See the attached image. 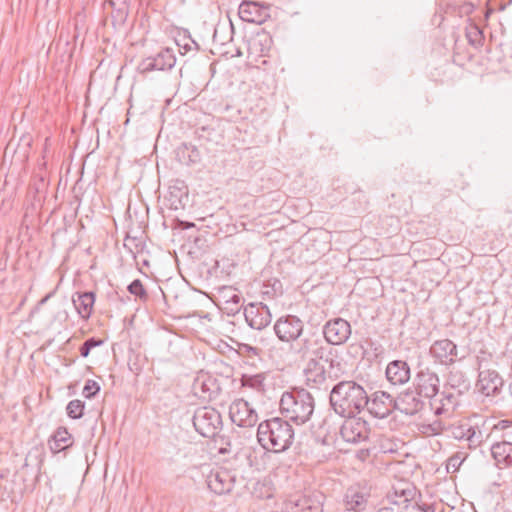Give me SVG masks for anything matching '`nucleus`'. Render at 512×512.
I'll return each instance as SVG.
<instances>
[{"label": "nucleus", "instance_id": "nucleus-1", "mask_svg": "<svg viewBox=\"0 0 512 512\" xmlns=\"http://www.w3.org/2000/svg\"><path fill=\"white\" fill-rule=\"evenodd\" d=\"M330 404L341 417L356 416L368 403V394L355 381H341L330 392Z\"/></svg>", "mask_w": 512, "mask_h": 512}, {"label": "nucleus", "instance_id": "nucleus-2", "mask_svg": "<svg viewBox=\"0 0 512 512\" xmlns=\"http://www.w3.org/2000/svg\"><path fill=\"white\" fill-rule=\"evenodd\" d=\"M257 440L264 450L281 453L292 445L294 430L287 420L273 417L258 425Z\"/></svg>", "mask_w": 512, "mask_h": 512}, {"label": "nucleus", "instance_id": "nucleus-3", "mask_svg": "<svg viewBox=\"0 0 512 512\" xmlns=\"http://www.w3.org/2000/svg\"><path fill=\"white\" fill-rule=\"evenodd\" d=\"M280 412L288 422L296 425L307 423L315 410L314 396L304 388H295L282 394Z\"/></svg>", "mask_w": 512, "mask_h": 512}, {"label": "nucleus", "instance_id": "nucleus-4", "mask_svg": "<svg viewBox=\"0 0 512 512\" xmlns=\"http://www.w3.org/2000/svg\"><path fill=\"white\" fill-rule=\"evenodd\" d=\"M293 353L301 360L322 359L334 368L339 363L333 358L332 348L317 333H308L291 346Z\"/></svg>", "mask_w": 512, "mask_h": 512}, {"label": "nucleus", "instance_id": "nucleus-5", "mask_svg": "<svg viewBox=\"0 0 512 512\" xmlns=\"http://www.w3.org/2000/svg\"><path fill=\"white\" fill-rule=\"evenodd\" d=\"M193 425L203 437L213 438L222 428V417L215 408L200 407L194 413Z\"/></svg>", "mask_w": 512, "mask_h": 512}, {"label": "nucleus", "instance_id": "nucleus-6", "mask_svg": "<svg viewBox=\"0 0 512 512\" xmlns=\"http://www.w3.org/2000/svg\"><path fill=\"white\" fill-rule=\"evenodd\" d=\"M273 330L281 342L295 344L304 332V322L296 315H284L275 321Z\"/></svg>", "mask_w": 512, "mask_h": 512}, {"label": "nucleus", "instance_id": "nucleus-7", "mask_svg": "<svg viewBox=\"0 0 512 512\" xmlns=\"http://www.w3.org/2000/svg\"><path fill=\"white\" fill-rule=\"evenodd\" d=\"M229 417L233 424L241 428L254 427L258 421V413L244 399H235L229 407Z\"/></svg>", "mask_w": 512, "mask_h": 512}, {"label": "nucleus", "instance_id": "nucleus-8", "mask_svg": "<svg viewBox=\"0 0 512 512\" xmlns=\"http://www.w3.org/2000/svg\"><path fill=\"white\" fill-rule=\"evenodd\" d=\"M345 418L347 419L340 429V434L344 441L356 444L368 439L370 427L367 421L356 416H346Z\"/></svg>", "mask_w": 512, "mask_h": 512}, {"label": "nucleus", "instance_id": "nucleus-9", "mask_svg": "<svg viewBox=\"0 0 512 512\" xmlns=\"http://www.w3.org/2000/svg\"><path fill=\"white\" fill-rule=\"evenodd\" d=\"M176 56L170 48L161 49L155 56L144 58L137 67L141 74L151 71L170 70L175 66Z\"/></svg>", "mask_w": 512, "mask_h": 512}, {"label": "nucleus", "instance_id": "nucleus-10", "mask_svg": "<svg viewBox=\"0 0 512 512\" xmlns=\"http://www.w3.org/2000/svg\"><path fill=\"white\" fill-rule=\"evenodd\" d=\"M351 335V325L343 318H335L323 326L324 341L328 345H342Z\"/></svg>", "mask_w": 512, "mask_h": 512}, {"label": "nucleus", "instance_id": "nucleus-11", "mask_svg": "<svg viewBox=\"0 0 512 512\" xmlns=\"http://www.w3.org/2000/svg\"><path fill=\"white\" fill-rule=\"evenodd\" d=\"M244 316L247 324L255 330L264 329L272 321L270 309L262 302H251L245 306Z\"/></svg>", "mask_w": 512, "mask_h": 512}, {"label": "nucleus", "instance_id": "nucleus-12", "mask_svg": "<svg viewBox=\"0 0 512 512\" xmlns=\"http://www.w3.org/2000/svg\"><path fill=\"white\" fill-rule=\"evenodd\" d=\"M365 407L372 416L383 419L395 409V399L387 392L376 391L371 398L368 397Z\"/></svg>", "mask_w": 512, "mask_h": 512}, {"label": "nucleus", "instance_id": "nucleus-13", "mask_svg": "<svg viewBox=\"0 0 512 512\" xmlns=\"http://www.w3.org/2000/svg\"><path fill=\"white\" fill-rule=\"evenodd\" d=\"M416 391L423 397L433 400L438 396L440 380L435 372L429 369L420 370L415 378Z\"/></svg>", "mask_w": 512, "mask_h": 512}, {"label": "nucleus", "instance_id": "nucleus-14", "mask_svg": "<svg viewBox=\"0 0 512 512\" xmlns=\"http://www.w3.org/2000/svg\"><path fill=\"white\" fill-rule=\"evenodd\" d=\"M424 407V401L416 390H407L395 399V409L406 415H415Z\"/></svg>", "mask_w": 512, "mask_h": 512}, {"label": "nucleus", "instance_id": "nucleus-15", "mask_svg": "<svg viewBox=\"0 0 512 512\" xmlns=\"http://www.w3.org/2000/svg\"><path fill=\"white\" fill-rule=\"evenodd\" d=\"M238 13L245 22L261 24L268 17V7L256 1H242Z\"/></svg>", "mask_w": 512, "mask_h": 512}, {"label": "nucleus", "instance_id": "nucleus-16", "mask_svg": "<svg viewBox=\"0 0 512 512\" xmlns=\"http://www.w3.org/2000/svg\"><path fill=\"white\" fill-rule=\"evenodd\" d=\"M430 353L439 363L450 365L455 362L457 346L449 339L438 340L432 344Z\"/></svg>", "mask_w": 512, "mask_h": 512}, {"label": "nucleus", "instance_id": "nucleus-17", "mask_svg": "<svg viewBox=\"0 0 512 512\" xmlns=\"http://www.w3.org/2000/svg\"><path fill=\"white\" fill-rule=\"evenodd\" d=\"M207 485L215 494L222 495L232 490L234 479L225 469L211 471L207 477Z\"/></svg>", "mask_w": 512, "mask_h": 512}, {"label": "nucleus", "instance_id": "nucleus-18", "mask_svg": "<svg viewBox=\"0 0 512 512\" xmlns=\"http://www.w3.org/2000/svg\"><path fill=\"white\" fill-rule=\"evenodd\" d=\"M503 385V380L495 370L479 372L477 387L485 396L495 395Z\"/></svg>", "mask_w": 512, "mask_h": 512}, {"label": "nucleus", "instance_id": "nucleus-19", "mask_svg": "<svg viewBox=\"0 0 512 512\" xmlns=\"http://www.w3.org/2000/svg\"><path fill=\"white\" fill-rule=\"evenodd\" d=\"M386 378L392 385H403L410 379V367L402 360H394L386 367Z\"/></svg>", "mask_w": 512, "mask_h": 512}, {"label": "nucleus", "instance_id": "nucleus-20", "mask_svg": "<svg viewBox=\"0 0 512 512\" xmlns=\"http://www.w3.org/2000/svg\"><path fill=\"white\" fill-rule=\"evenodd\" d=\"M368 493L364 488L351 486L344 496V504L347 510L360 512L365 509Z\"/></svg>", "mask_w": 512, "mask_h": 512}, {"label": "nucleus", "instance_id": "nucleus-21", "mask_svg": "<svg viewBox=\"0 0 512 512\" xmlns=\"http://www.w3.org/2000/svg\"><path fill=\"white\" fill-rule=\"evenodd\" d=\"M72 302L81 318L88 319L92 313L95 295L93 292L76 293Z\"/></svg>", "mask_w": 512, "mask_h": 512}, {"label": "nucleus", "instance_id": "nucleus-22", "mask_svg": "<svg viewBox=\"0 0 512 512\" xmlns=\"http://www.w3.org/2000/svg\"><path fill=\"white\" fill-rule=\"evenodd\" d=\"M322 359H311L307 360L304 368V374L308 382H312L315 385H320L326 380V370L324 365L321 363Z\"/></svg>", "mask_w": 512, "mask_h": 512}, {"label": "nucleus", "instance_id": "nucleus-23", "mask_svg": "<svg viewBox=\"0 0 512 512\" xmlns=\"http://www.w3.org/2000/svg\"><path fill=\"white\" fill-rule=\"evenodd\" d=\"M492 457L498 465L512 466V443L502 441L494 443L491 448Z\"/></svg>", "mask_w": 512, "mask_h": 512}, {"label": "nucleus", "instance_id": "nucleus-24", "mask_svg": "<svg viewBox=\"0 0 512 512\" xmlns=\"http://www.w3.org/2000/svg\"><path fill=\"white\" fill-rule=\"evenodd\" d=\"M390 503L407 510L412 503L413 490L410 488H395L393 494L388 495Z\"/></svg>", "mask_w": 512, "mask_h": 512}, {"label": "nucleus", "instance_id": "nucleus-25", "mask_svg": "<svg viewBox=\"0 0 512 512\" xmlns=\"http://www.w3.org/2000/svg\"><path fill=\"white\" fill-rule=\"evenodd\" d=\"M430 405L435 415H441L455 405V397L451 393L443 392L439 398H437V396L434 397L433 400L430 401Z\"/></svg>", "mask_w": 512, "mask_h": 512}, {"label": "nucleus", "instance_id": "nucleus-26", "mask_svg": "<svg viewBox=\"0 0 512 512\" xmlns=\"http://www.w3.org/2000/svg\"><path fill=\"white\" fill-rule=\"evenodd\" d=\"M72 444L71 436L66 429H58L53 436L51 449L55 452L62 451Z\"/></svg>", "mask_w": 512, "mask_h": 512}, {"label": "nucleus", "instance_id": "nucleus-27", "mask_svg": "<svg viewBox=\"0 0 512 512\" xmlns=\"http://www.w3.org/2000/svg\"><path fill=\"white\" fill-rule=\"evenodd\" d=\"M445 429L446 423L441 419H435L430 423H423L419 426V431L426 436L439 435Z\"/></svg>", "mask_w": 512, "mask_h": 512}, {"label": "nucleus", "instance_id": "nucleus-28", "mask_svg": "<svg viewBox=\"0 0 512 512\" xmlns=\"http://www.w3.org/2000/svg\"><path fill=\"white\" fill-rule=\"evenodd\" d=\"M177 155L180 159L185 161L188 158L187 163H196L200 160V153L195 146L182 144L177 151Z\"/></svg>", "mask_w": 512, "mask_h": 512}, {"label": "nucleus", "instance_id": "nucleus-29", "mask_svg": "<svg viewBox=\"0 0 512 512\" xmlns=\"http://www.w3.org/2000/svg\"><path fill=\"white\" fill-rule=\"evenodd\" d=\"M447 383L452 388H457L461 393L463 390H467L469 388L468 380L465 375L461 371H452L448 376Z\"/></svg>", "mask_w": 512, "mask_h": 512}, {"label": "nucleus", "instance_id": "nucleus-30", "mask_svg": "<svg viewBox=\"0 0 512 512\" xmlns=\"http://www.w3.org/2000/svg\"><path fill=\"white\" fill-rule=\"evenodd\" d=\"M85 404L79 399L71 400L67 407V415L72 419H79L83 416Z\"/></svg>", "mask_w": 512, "mask_h": 512}, {"label": "nucleus", "instance_id": "nucleus-31", "mask_svg": "<svg viewBox=\"0 0 512 512\" xmlns=\"http://www.w3.org/2000/svg\"><path fill=\"white\" fill-rule=\"evenodd\" d=\"M263 380L264 377L260 374L253 376H244L242 378V386L252 388L256 391H261L263 390Z\"/></svg>", "mask_w": 512, "mask_h": 512}, {"label": "nucleus", "instance_id": "nucleus-32", "mask_svg": "<svg viewBox=\"0 0 512 512\" xmlns=\"http://www.w3.org/2000/svg\"><path fill=\"white\" fill-rule=\"evenodd\" d=\"M127 289L132 295L138 297L142 301H146L148 298L147 292L139 279L132 281L128 285Z\"/></svg>", "mask_w": 512, "mask_h": 512}, {"label": "nucleus", "instance_id": "nucleus-33", "mask_svg": "<svg viewBox=\"0 0 512 512\" xmlns=\"http://www.w3.org/2000/svg\"><path fill=\"white\" fill-rule=\"evenodd\" d=\"M466 441L468 442L469 448L475 449L482 443L483 434L479 429L472 426L468 433Z\"/></svg>", "mask_w": 512, "mask_h": 512}, {"label": "nucleus", "instance_id": "nucleus-34", "mask_svg": "<svg viewBox=\"0 0 512 512\" xmlns=\"http://www.w3.org/2000/svg\"><path fill=\"white\" fill-rule=\"evenodd\" d=\"M467 39L473 46L482 44L483 34L482 31L475 25L471 26L466 33Z\"/></svg>", "mask_w": 512, "mask_h": 512}, {"label": "nucleus", "instance_id": "nucleus-35", "mask_svg": "<svg viewBox=\"0 0 512 512\" xmlns=\"http://www.w3.org/2000/svg\"><path fill=\"white\" fill-rule=\"evenodd\" d=\"M100 391V386L99 384L94 381V380H87L85 385H84V388H83V395L88 398V399H91L93 398L98 392Z\"/></svg>", "mask_w": 512, "mask_h": 512}, {"label": "nucleus", "instance_id": "nucleus-36", "mask_svg": "<svg viewBox=\"0 0 512 512\" xmlns=\"http://www.w3.org/2000/svg\"><path fill=\"white\" fill-rule=\"evenodd\" d=\"M102 344L101 340H97L95 338L87 339L82 346L80 347V355L84 358L88 357L92 348H95Z\"/></svg>", "mask_w": 512, "mask_h": 512}, {"label": "nucleus", "instance_id": "nucleus-37", "mask_svg": "<svg viewBox=\"0 0 512 512\" xmlns=\"http://www.w3.org/2000/svg\"><path fill=\"white\" fill-rule=\"evenodd\" d=\"M465 457L462 456V453L458 452L452 455L447 462V470L450 471L452 469L453 472L457 471Z\"/></svg>", "mask_w": 512, "mask_h": 512}, {"label": "nucleus", "instance_id": "nucleus-38", "mask_svg": "<svg viewBox=\"0 0 512 512\" xmlns=\"http://www.w3.org/2000/svg\"><path fill=\"white\" fill-rule=\"evenodd\" d=\"M471 428H472V426H469V425H460V426L454 427L452 430V435L456 439L466 440Z\"/></svg>", "mask_w": 512, "mask_h": 512}, {"label": "nucleus", "instance_id": "nucleus-39", "mask_svg": "<svg viewBox=\"0 0 512 512\" xmlns=\"http://www.w3.org/2000/svg\"><path fill=\"white\" fill-rule=\"evenodd\" d=\"M240 349L243 353H247L249 356H258L260 351L259 348L253 347L249 344H243Z\"/></svg>", "mask_w": 512, "mask_h": 512}, {"label": "nucleus", "instance_id": "nucleus-40", "mask_svg": "<svg viewBox=\"0 0 512 512\" xmlns=\"http://www.w3.org/2000/svg\"><path fill=\"white\" fill-rule=\"evenodd\" d=\"M24 233L28 236V238H30V236H29V224H28V216H27V214H25V216H24V222H23V224H22L21 231H20V234H21V235H23Z\"/></svg>", "mask_w": 512, "mask_h": 512}, {"label": "nucleus", "instance_id": "nucleus-41", "mask_svg": "<svg viewBox=\"0 0 512 512\" xmlns=\"http://www.w3.org/2000/svg\"><path fill=\"white\" fill-rule=\"evenodd\" d=\"M28 471V462H27V457L25 458V463L24 465L22 466V468L17 472V477L18 478H21L22 480H24V476L25 474L27 473Z\"/></svg>", "mask_w": 512, "mask_h": 512}, {"label": "nucleus", "instance_id": "nucleus-42", "mask_svg": "<svg viewBox=\"0 0 512 512\" xmlns=\"http://www.w3.org/2000/svg\"><path fill=\"white\" fill-rule=\"evenodd\" d=\"M230 301L234 304H239L240 303V296L237 295V294H234L231 296L230 298Z\"/></svg>", "mask_w": 512, "mask_h": 512}, {"label": "nucleus", "instance_id": "nucleus-43", "mask_svg": "<svg viewBox=\"0 0 512 512\" xmlns=\"http://www.w3.org/2000/svg\"><path fill=\"white\" fill-rule=\"evenodd\" d=\"M377 512H394V509L392 507H382Z\"/></svg>", "mask_w": 512, "mask_h": 512}, {"label": "nucleus", "instance_id": "nucleus-44", "mask_svg": "<svg viewBox=\"0 0 512 512\" xmlns=\"http://www.w3.org/2000/svg\"><path fill=\"white\" fill-rule=\"evenodd\" d=\"M39 180H40V183H41V187L44 188L47 185L46 181H45V175L40 174L39 175Z\"/></svg>", "mask_w": 512, "mask_h": 512}, {"label": "nucleus", "instance_id": "nucleus-45", "mask_svg": "<svg viewBox=\"0 0 512 512\" xmlns=\"http://www.w3.org/2000/svg\"><path fill=\"white\" fill-rule=\"evenodd\" d=\"M51 295H52L51 293L47 294L44 298H42V299L40 300V302H39V304H38V305H39V306H40V305H43V304H44V303H45V302H46V301L51 297Z\"/></svg>", "mask_w": 512, "mask_h": 512}, {"label": "nucleus", "instance_id": "nucleus-46", "mask_svg": "<svg viewBox=\"0 0 512 512\" xmlns=\"http://www.w3.org/2000/svg\"><path fill=\"white\" fill-rule=\"evenodd\" d=\"M28 323H22V325L19 326V329H25Z\"/></svg>", "mask_w": 512, "mask_h": 512}, {"label": "nucleus", "instance_id": "nucleus-47", "mask_svg": "<svg viewBox=\"0 0 512 512\" xmlns=\"http://www.w3.org/2000/svg\"><path fill=\"white\" fill-rule=\"evenodd\" d=\"M510 366H511V370H512V352H511V356H510Z\"/></svg>", "mask_w": 512, "mask_h": 512}, {"label": "nucleus", "instance_id": "nucleus-48", "mask_svg": "<svg viewBox=\"0 0 512 512\" xmlns=\"http://www.w3.org/2000/svg\"><path fill=\"white\" fill-rule=\"evenodd\" d=\"M24 404H25L26 406H28V399H27V398H25V399H24Z\"/></svg>", "mask_w": 512, "mask_h": 512}, {"label": "nucleus", "instance_id": "nucleus-49", "mask_svg": "<svg viewBox=\"0 0 512 512\" xmlns=\"http://www.w3.org/2000/svg\"><path fill=\"white\" fill-rule=\"evenodd\" d=\"M27 146H30L31 145V140L29 139L26 143Z\"/></svg>", "mask_w": 512, "mask_h": 512}, {"label": "nucleus", "instance_id": "nucleus-50", "mask_svg": "<svg viewBox=\"0 0 512 512\" xmlns=\"http://www.w3.org/2000/svg\"><path fill=\"white\" fill-rule=\"evenodd\" d=\"M41 166H43V167H44V166H46V161H44V162L41 164Z\"/></svg>", "mask_w": 512, "mask_h": 512}]
</instances>
